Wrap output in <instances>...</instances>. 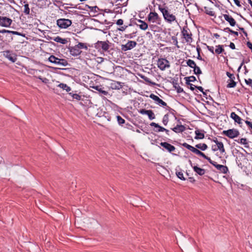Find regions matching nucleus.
I'll return each instance as SVG.
<instances>
[{
	"label": "nucleus",
	"mask_w": 252,
	"mask_h": 252,
	"mask_svg": "<svg viewBox=\"0 0 252 252\" xmlns=\"http://www.w3.org/2000/svg\"><path fill=\"white\" fill-rule=\"evenodd\" d=\"M158 9L162 13L165 21L169 23H172L174 21L177 22L176 16L170 13L167 6L163 7L161 5H159Z\"/></svg>",
	"instance_id": "obj_1"
},
{
	"label": "nucleus",
	"mask_w": 252,
	"mask_h": 252,
	"mask_svg": "<svg viewBox=\"0 0 252 252\" xmlns=\"http://www.w3.org/2000/svg\"><path fill=\"white\" fill-rule=\"evenodd\" d=\"M111 43L108 40L105 41H97L94 44V47L98 51L102 52H109V49L111 47Z\"/></svg>",
	"instance_id": "obj_2"
},
{
	"label": "nucleus",
	"mask_w": 252,
	"mask_h": 252,
	"mask_svg": "<svg viewBox=\"0 0 252 252\" xmlns=\"http://www.w3.org/2000/svg\"><path fill=\"white\" fill-rule=\"evenodd\" d=\"M182 146L186 148L189 151H191L192 153L195 154L197 155L200 156L202 157L205 159H207L209 162L212 159L206 156L203 153L198 150L197 149L193 147V146L188 144L187 143H184L182 144Z\"/></svg>",
	"instance_id": "obj_3"
},
{
	"label": "nucleus",
	"mask_w": 252,
	"mask_h": 252,
	"mask_svg": "<svg viewBox=\"0 0 252 252\" xmlns=\"http://www.w3.org/2000/svg\"><path fill=\"white\" fill-rule=\"evenodd\" d=\"M49 62L57 65L62 66H66L68 63V62L64 59H60L54 55H51L48 58Z\"/></svg>",
	"instance_id": "obj_4"
},
{
	"label": "nucleus",
	"mask_w": 252,
	"mask_h": 252,
	"mask_svg": "<svg viewBox=\"0 0 252 252\" xmlns=\"http://www.w3.org/2000/svg\"><path fill=\"white\" fill-rule=\"evenodd\" d=\"M147 18L150 23H156L158 25L160 24L161 18L156 12H150L148 15Z\"/></svg>",
	"instance_id": "obj_5"
},
{
	"label": "nucleus",
	"mask_w": 252,
	"mask_h": 252,
	"mask_svg": "<svg viewBox=\"0 0 252 252\" xmlns=\"http://www.w3.org/2000/svg\"><path fill=\"white\" fill-rule=\"evenodd\" d=\"M1 12L0 11V14ZM12 20L6 16H0V26L4 28L10 27L12 23Z\"/></svg>",
	"instance_id": "obj_6"
},
{
	"label": "nucleus",
	"mask_w": 252,
	"mask_h": 252,
	"mask_svg": "<svg viewBox=\"0 0 252 252\" xmlns=\"http://www.w3.org/2000/svg\"><path fill=\"white\" fill-rule=\"evenodd\" d=\"M222 134L229 138L233 139L238 137L240 134V132L237 129L232 128L227 130H223Z\"/></svg>",
	"instance_id": "obj_7"
},
{
	"label": "nucleus",
	"mask_w": 252,
	"mask_h": 252,
	"mask_svg": "<svg viewBox=\"0 0 252 252\" xmlns=\"http://www.w3.org/2000/svg\"><path fill=\"white\" fill-rule=\"evenodd\" d=\"M57 24L61 29H66L71 26L72 21L68 19H59L57 21Z\"/></svg>",
	"instance_id": "obj_8"
},
{
	"label": "nucleus",
	"mask_w": 252,
	"mask_h": 252,
	"mask_svg": "<svg viewBox=\"0 0 252 252\" xmlns=\"http://www.w3.org/2000/svg\"><path fill=\"white\" fill-rule=\"evenodd\" d=\"M3 56L12 63H15L17 60V55L12 51L5 50L2 52Z\"/></svg>",
	"instance_id": "obj_9"
},
{
	"label": "nucleus",
	"mask_w": 252,
	"mask_h": 252,
	"mask_svg": "<svg viewBox=\"0 0 252 252\" xmlns=\"http://www.w3.org/2000/svg\"><path fill=\"white\" fill-rule=\"evenodd\" d=\"M182 33L188 43H191L192 41V34L189 29L187 27H184L182 31Z\"/></svg>",
	"instance_id": "obj_10"
},
{
	"label": "nucleus",
	"mask_w": 252,
	"mask_h": 252,
	"mask_svg": "<svg viewBox=\"0 0 252 252\" xmlns=\"http://www.w3.org/2000/svg\"><path fill=\"white\" fill-rule=\"evenodd\" d=\"M158 66L159 68L161 70H165L166 68L170 67L169 62L163 58L159 59L158 61Z\"/></svg>",
	"instance_id": "obj_11"
},
{
	"label": "nucleus",
	"mask_w": 252,
	"mask_h": 252,
	"mask_svg": "<svg viewBox=\"0 0 252 252\" xmlns=\"http://www.w3.org/2000/svg\"><path fill=\"white\" fill-rule=\"evenodd\" d=\"M226 75L229 77V79L227 80V88H234L236 86V82L235 81V77L233 74L230 73L229 72H226Z\"/></svg>",
	"instance_id": "obj_12"
},
{
	"label": "nucleus",
	"mask_w": 252,
	"mask_h": 252,
	"mask_svg": "<svg viewBox=\"0 0 252 252\" xmlns=\"http://www.w3.org/2000/svg\"><path fill=\"white\" fill-rule=\"evenodd\" d=\"M209 163L214 166L220 173L226 174L228 171V168L226 166L218 164L212 160L210 161Z\"/></svg>",
	"instance_id": "obj_13"
},
{
	"label": "nucleus",
	"mask_w": 252,
	"mask_h": 252,
	"mask_svg": "<svg viewBox=\"0 0 252 252\" xmlns=\"http://www.w3.org/2000/svg\"><path fill=\"white\" fill-rule=\"evenodd\" d=\"M137 45L136 41L129 40L126 44L122 45V50L124 51L131 50Z\"/></svg>",
	"instance_id": "obj_14"
},
{
	"label": "nucleus",
	"mask_w": 252,
	"mask_h": 252,
	"mask_svg": "<svg viewBox=\"0 0 252 252\" xmlns=\"http://www.w3.org/2000/svg\"><path fill=\"white\" fill-rule=\"evenodd\" d=\"M124 83L116 81H112L110 87L113 90H120L123 88Z\"/></svg>",
	"instance_id": "obj_15"
},
{
	"label": "nucleus",
	"mask_w": 252,
	"mask_h": 252,
	"mask_svg": "<svg viewBox=\"0 0 252 252\" xmlns=\"http://www.w3.org/2000/svg\"><path fill=\"white\" fill-rule=\"evenodd\" d=\"M160 145L170 153L174 151L176 149L174 146L166 142H161Z\"/></svg>",
	"instance_id": "obj_16"
},
{
	"label": "nucleus",
	"mask_w": 252,
	"mask_h": 252,
	"mask_svg": "<svg viewBox=\"0 0 252 252\" xmlns=\"http://www.w3.org/2000/svg\"><path fill=\"white\" fill-rule=\"evenodd\" d=\"M70 54L73 56H77L79 55L82 51L78 49L76 46L73 47H70L68 48Z\"/></svg>",
	"instance_id": "obj_17"
},
{
	"label": "nucleus",
	"mask_w": 252,
	"mask_h": 252,
	"mask_svg": "<svg viewBox=\"0 0 252 252\" xmlns=\"http://www.w3.org/2000/svg\"><path fill=\"white\" fill-rule=\"evenodd\" d=\"M223 17L224 19L229 23L231 26L234 27L236 25V22L231 15L228 14H223Z\"/></svg>",
	"instance_id": "obj_18"
},
{
	"label": "nucleus",
	"mask_w": 252,
	"mask_h": 252,
	"mask_svg": "<svg viewBox=\"0 0 252 252\" xmlns=\"http://www.w3.org/2000/svg\"><path fill=\"white\" fill-rule=\"evenodd\" d=\"M189 162H190V164L191 165V166L192 167L193 170L194 172L196 173V174L202 176L205 174V170L203 168H201L197 166H193L192 164V162L191 160H189Z\"/></svg>",
	"instance_id": "obj_19"
},
{
	"label": "nucleus",
	"mask_w": 252,
	"mask_h": 252,
	"mask_svg": "<svg viewBox=\"0 0 252 252\" xmlns=\"http://www.w3.org/2000/svg\"><path fill=\"white\" fill-rule=\"evenodd\" d=\"M171 129L176 133H181L186 130V127L184 125H177L175 127Z\"/></svg>",
	"instance_id": "obj_20"
},
{
	"label": "nucleus",
	"mask_w": 252,
	"mask_h": 252,
	"mask_svg": "<svg viewBox=\"0 0 252 252\" xmlns=\"http://www.w3.org/2000/svg\"><path fill=\"white\" fill-rule=\"evenodd\" d=\"M94 88L99 93L101 96L109 95V93L107 91L104 90V88H102L101 86H96L94 87Z\"/></svg>",
	"instance_id": "obj_21"
},
{
	"label": "nucleus",
	"mask_w": 252,
	"mask_h": 252,
	"mask_svg": "<svg viewBox=\"0 0 252 252\" xmlns=\"http://www.w3.org/2000/svg\"><path fill=\"white\" fill-rule=\"evenodd\" d=\"M230 117L233 120H234L235 122L238 123V124L240 125V124H242L243 120L238 115H237L235 112H232L230 114Z\"/></svg>",
	"instance_id": "obj_22"
},
{
	"label": "nucleus",
	"mask_w": 252,
	"mask_h": 252,
	"mask_svg": "<svg viewBox=\"0 0 252 252\" xmlns=\"http://www.w3.org/2000/svg\"><path fill=\"white\" fill-rule=\"evenodd\" d=\"M134 24L136 25L137 27H138L141 30L145 31L148 28V25L145 21L142 22V23L138 24L136 22L134 23Z\"/></svg>",
	"instance_id": "obj_23"
},
{
	"label": "nucleus",
	"mask_w": 252,
	"mask_h": 252,
	"mask_svg": "<svg viewBox=\"0 0 252 252\" xmlns=\"http://www.w3.org/2000/svg\"><path fill=\"white\" fill-rule=\"evenodd\" d=\"M140 77L142 79H143L145 82H146L147 83H148V84H149L151 85H152V86H159L158 84L151 81V80H150V78H149L148 77H146V76H145L144 75H141Z\"/></svg>",
	"instance_id": "obj_24"
},
{
	"label": "nucleus",
	"mask_w": 252,
	"mask_h": 252,
	"mask_svg": "<svg viewBox=\"0 0 252 252\" xmlns=\"http://www.w3.org/2000/svg\"><path fill=\"white\" fill-rule=\"evenodd\" d=\"M54 40L57 42H59V43H62L63 44H65L67 43V39L63 38L59 36L55 37V38L54 39Z\"/></svg>",
	"instance_id": "obj_25"
},
{
	"label": "nucleus",
	"mask_w": 252,
	"mask_h": 252,
	"mask_svg": "<svg viewBox=\"0 0 252 252\" xmlns=\"http://www.w3.org/2000/svg\"><path fill=\"white\" fill-rule=\"evenodd\" d=\"M223 46L221 45H218L216 46V49L215 51V53L217 55H219L221 53H222L224 52V50L223 48Z\"/></svg>",
	"instance_id": "obj_26"
},
{
	"label": "nucleus",
	"mask_w": 252,
	"mask_h": 252,
	"mask_svg": "<svg viewBox=\"0 0 252 252\" xmlns=\"http://www.w3.org/2000/svg\"><path fill=\"white\" fill-rule=\"evenodd\" d=\"M58 87L62 89L63 90H65L67 93H70L69 92L71 90V89L70 87L67 86L66 84L64 83H60L58 86Z\"/></svg>",
	"instance_id": "obj_27"
},
{
	"label": "nucleus",
	"mask_w": 252,
	"mask_h": 252,
	"mask_svg": "<svg viewBox=\"0 0 252 252\" xmlns=\"http://www.w3.org/2000/svg\"><path fill=\"white\" fill-rule=\"evenodd\" d=\"M195 136L194 138L195 139H202L204 137V134L201 132L199 130H196L195 131Z\"/></svg>",
	"instance_id": "obj_28"
},
{
	"label": "nucleus",
	"mask_w": 252,
	"mask_h": 252,
	"mask_svg": "<svg viewBox=\"0 0 252 252\" xmlns=\"http://www.w3.org/2000/svg\"><path fill=\"white\" fill-rule=\"evenodd\" d=\"M68 95L71 97L72 99H75L76 100L81 99V96L76 93H74V92L69 93Z\"/></svg>",
	"instance_id": "obj_29"
},
{
	"label": "nucleus",
	"mask_w": 252,
	"mask_h": 252,
	"mask_svg": "<svg viewBox=\"0 0 252 252\" xmlns=\"http://www.w3.org/2000/svg\"><path fill=\"white\" fill-rule=\"evenodd\" d=\"M217 146V148L218 150H220V152L221 154L225 153V150L224 148L223 144L222 142H218L217 144H216Z\"/></svg>",
	"instance_id": "obj_30"
},
{
	"label": "nucleus",
	"mask_w": 252,
	"mask_h": 252,
	"mask_svg": "<svg viewBox=\"0 0 252 252\" xmlns=\"http://www.w3.org/2000/svg\"><path fill=\"white\" fill-rule=\"evenodd\" d=\"M173 87L176 90L178 93H181L184 92L183 89L182 88L177 82H173Z\"/></svg>",
	"instance_id": "obj_31"
},
{
	"label": "nucleus",
	"mask_w": 252,
	"mask_h": 252,
	"mask_svg": "<svg viewBox=\"0 0 252 252\" xmlns=\"http://www.w3.org/2000/svg\"><path fill=\"white\" fill-rule=\"evenodd\" d=\"M195 148L200 149L202 151H205L208 148L207 145L205 143H199L195 145Z\"/></svg>",
	"instance_id": "obj_32"
},
{
	"label": "nucleus",
	"mask_w": 252,
	"mask_h": 252,
	"mask_svg": "<svg viewBox=\"0 0 252 252\" xmlns=\"http://www.w3.org/2000/svg\"><path fill=\"white\" fill-rule=\"evenodd\" d=\"M24 3L25 4L24 5V9L23 12L26 15H29L30 13V9L29 8V4L27 2L26 3V1H24Z\"/></svg>",
	"instance_id": "obj_33"
},
{
	"label": "nucleus",
	"mask_w": 252,
	"mask_h": 252,
	"mask_svg": "<svg viewBox=\"0 0 252 252\" xmlns=\"http://www.w3.org/2000/svg\"><path fill=\"white\" fill-rule=\"evenodd\" d=\"M235 141L238 143L244 145L246 147H248L247 145L248 144V143L247 142V139L245 138H242L238 140H235Z\"/></svg>",
	"instance_id": "obj_34"
},
{
	"label": "nucleus",
	"mask_w": 252,
	"mask_h": 252,
	"mask_svg": "<svg viewBox=\"0 0 252 252\" xmlns=\"http://www.w3.org/2000/svg\"><path fill=\"white\" fill-rule=\"evenodd\" d=\"M204 9L205 12L206 14H207L210 16H213L215 15V12L214 11H212L211 10V9L209 8V7H208L207 6H204Z\"/></svg>",
	"instance_id": "obj_35"
},
{
	"label": "nucleus",
	"mask_w": 252,
	"mask_h": 252,
	"mask_svg": "<svg viewBox=\"0 0 252 252\" xmlns=\"http://www.w3.org/2000/svg\"><path fill=\"white\" fill-rule=\"evenodd\" d=\"M185 79L186 80L187 84H190V82H194L196 80V78L194 76L185 77Z\"/></svg>",
	"instance_id": "obj_36"
},
{
	"label": "nucleus",
	"mask_w": 252,
	"mask_h": 252,
	"mask_svg": "<svg viewBox=\"0 0 252 252\" xmlns=\"http://www.w3.org/2000/svg\"><path fill=\"white\" fill-rule=\"evenodd\" d=\"M187 64L191 68H193L196 65L195 63L190 59H189L187 61Z\"/></svg>",
	"instance_id": "obj_37"
},
{
	"label": "nucleus",
	"mask_w": 252,
	"mask_h": 252,
	"mask_svg": "<svg viewBox=\"0 0 252 252\" xmlns=\"http://www.w3.org/2000/svg\"><path fill=\"white\" fill-rule=\"evenodd\" d=\"M147 115L148 116V118L150 120H152L155 119V115L153 111L151 110H149V112H148V114H147Z\"/></svg>",
	"instance_id": "obj_38"
},
{
	"label": "nucleus",
	"mask_w": 252,
	"mask_h": 252,
	"mask_svg": "<svg viewBox=\"0 0 252 252\" xmlns=\"http://www.w3.org/2000/svg\"><path fill=\"white\" fill-rule=\"evenodd\" d=\"M118 123L119 125L122 126L123 124L125 123V120L122 118L120 116L118 115L116 117Z\"/></svg>",
	"instance_id": "obj_39"
},
{
	"label": "nucleus",
	"mask_w": 252,
	"mask_h": 252,
	"mask_svg": "<svg viewBox=\"0 0 252 252\" xmlns=\"http://www.w3.org/2000/svg\"><path fill=\"white\" fill-rule=\"evenodd\" d=\"M169 121V116L168 114H165L162 119V123L164 126H166Z\"/></svg>",
	"instance_id": "obj_40"
},
{
	"label": "nucleus",
	"mask_w": 252,
	"mask_h": 252,
	"mask_svg": "<svg viewBox=\"0 0 252 252\" xmlns=\"http://www.w3.org/2000/svg\"><path fill=\"white\" fill-rule=\"evenodd\" d=\"M193 72H194V73L196 75H199V74H201L202 73V71L201 70H200V68L197 66H195L194 68H193Z\"/></svg>",
	"instance_id": "obj_41"
},
{
	"label": "nucleus",
	"mask_w": 252,
	"mask_h": 252,
	"mask_svg": "<svg viewBox=\"0 0 252 252\" xmlns=\"http://www.w3.org/2000/svg\"><path fill=\"white\" fill-rule=\"evenodd\" d=\"M76 46L80 50L81 49L83 48L87 49V46L84 43L79 42L78 44L76 45Z\"/></svg>",
	"instance_id": "obj_42"
},
{
	"label": "nucleus",
	"mask_w": 252,
	"mask_h": 252,
	"mask_svg": "<svg viewBox=\"0 0 252 252\" xmlns=\"http://www.w3.org/2000/svg\"><path fill=\"white\" fill-rule=\"evenodd\" d=\"M177 177L182 180L185 181L186 179L184 177V175L182 172L179 171L176 173Z\"/></svg>",
	"instance_id": "obj_43"
},
{
	"label": "nucleus",
	"mask_w": 252,
	"mask_h": 252,
	"mask_svg": "<svg viewBox=\"0 0 252 252\" xmlns=\"http://www.w3.org/2000/svg\"><path fill=\"white\" fill-rule=\"evenodd\" d=\"M10 34H14V35H18L21 36L23 37L26 36V34L25 33L19 32L17 31H10Z\"/></svg>",
	"instance_id": "obj_44"
},
{
	"label": "nucleus",
	"mask_w": 252,
	"mask_h": 252,
	"mask_svg": "<svg viewBox=\"0 0 252 252\" xmlns=\"http://www.w3.org/2000/svg\"><path fill=\"white\" fill-rule=\"evenodd\" d=\"M159 105L162 106H166L167 104L166 102L163 101L162 99L160 98L159 99V100L156 102Z\"/></svg>",
	"instance_id": "obj_45"
},
{
	"label": "nucleus",
	"mask_w": 252,
	"mask_h": 252,
	"mask_svg": "<svg viewBox=\"0 0 252 252\" xmlns=\"http://www.w3.org/2000/svg\"><path fill=\"white\" fill-rule=\"evenodd\" d=\"M150 97L155 100L156 102L159 100V98L154 94H151L150 95Z\"/></svg>",
	"instance_id": "obj_46"
},
{
	"label": "nucleus",
	"mask_w": 252,
	"mask_h": 252,
	"mask_svg": "<svg viewBox=\"0 0 252 252\" xmlns=\"http://www.w3.org/2000/svg\"><path fill=\"white\" fill-rule=\"evenodd\" d=\"M245 82L246 84L250 87H252V79L249 78L248 79H245Z\"/></svg>",
	"instance_id": "obj_47"
},
{
	"label": "nucleus",
	"mask_w": 252,
	"mask_h": 252,
	"mask_svg": "<svg viewBox=\"0 0 252 252\" xmlns=\"http://www.w3.org/2000/svg\"><path fill=\"white\" fill-rule=\"evenodd\" d=\"M139 113L142 115H147L148 114V112H149V110H147L145 109H142L138 110Z\"/></svg>",
	"instance_id": "obj_48"
},
{
	"label": "nucleus",
	"mask_w": 252,
	"mask_h": 252,
	"mask_svg": "<svg viewBox=\"0 0 252 252\" xmlns=\"http://www.w3.org/2000/svg\"><path fill=\"white\" fill-rule=\"evenodd\" d=\"M156 128H158L157 129L155 130L156 132L164 131L165 130V128L160 126L159 125L158 126H157Z\"/></svg>",
	"instance_id": "obj_49"
},
{
	"label": "nucleus",
	"mask_w": 252,
	"mask_h": 252,
	"mask_svg": "<svg viewBox=\"0 0 252 252\" xmlns=\"http://www.w3.org/2000/svg\"><path fill=\"white\" fill-rule=\"evenodd\" d=\"M207 48L208 49V50L210 52H211L212 54H215V52H214V48L213 46H208L207 45Z\"/></svg>",
	"instance_id": "obj_50"
},
{
	"label": "nucleus",
	"mask_w": 252,
	"mask_h": 252,
	"mask_svg": "<svg viewBox=\"0 0 252 252\" xmlns=\"http://www.w3.org/2000/svg\"><path fill=\"white\" fill-rule=\"evenodd\" d=\"M38 79L41 80L42 81V82L44 83H47L48 80L46 78H42L41 76H38Z\"/></svg>",
	"instance_id": "obj_51"
},
{
	"label": "nucleus",
	"mask_w": 252,
	"mask_h": 252,
	"mask_svg": "<svg viewBox=\"0 0 252 252\" xmlns=\"http://www.w3.org/2000/svg\"><path fill=\"white\" fill-rule=\"evenodd\" d=\"M11 34H7L6 35V37L8 39V40L9 42H10L13 40V37L11 35Z\"/></svg>",
	"instance_id": "obj_52"
},
{
	"label": "nucleus",
	"mask_w": 252,
	"mask_h": 252,
	"mask_svg": "<svg viewBox=\"0 0 252 252\" xmlns=\"http://www.w3.org/2000/svg\"><path fill=\"white\" fill-rule=\"evenodd\" d=\"M0 33H7V34H10V31L9 30H5V29H3V30H0Z\"/></svg>",
	"instance_id": "obj_53"
},
{
	"label": "nucleus",
	"mask_w": 252,
	"mask_h": 252,
	"mask_svg": "<svg viewBox=\"0 0 252 252\" xmlns=\"http://www.w3.org/2000/svg\"><path fill=\"white\" fill-rule=\"evenodd\" d=\"M149 27L152 31H155V29L157 28L156 25L150 24Z\"/></svg>",
	"instance_id": "obj_54"
},
{
	"label": "nucleus",
	"mask_w": 252,
	"mask_h": 252,
	"mask_svg": "<svg viewBox=\"0 0 252 252\" xmlns=\"http://www.w3.org/2000/svg\"><path fill=\"white\" fill-rule=\"evenodd\" d=\"M245 123H246V124L247 125V126L249 127V128L252 130V122H250L248 121H246L245 122Z\"/></svg>",
	"instance_id": "obj_55"
},
{
	"label": "nucleus",
	"mask_w": 252,
	"mask_h": 252,
	"mask_svg": "<svg viewBox=\"0 0 252 252\" xmlns=\"http://www.w3.org/2000/svg\"><path fill=\"white\" fill-rule=\"evenodd\" d=\"M123 20L121 19H120L119 20H117V22H116V24L117 25H122L123 24Z\"/></svg>",
	"instance_id": "obj_56"
},
{
	"label": "nucleus",
	"mask_w": 252,
	"mask_h": 252,
	"mask_svg": "<svg viewBox=\"0 0 252 252\" xmlns=\"http://www.w3.org/2000/svg\"><path fill=\"white\" fill-rule=\"evenodd\" d=\"M247 46L249 49L251 50L252 52V43L250 41H248L247 42Z\"/></svg>",
	"instance_id": "obj_57"
},
{
	"label": "nucleus",
	"mask_w": 252,
	"mask_h": 252,
	"mask_svg": "<svg viewBox=\"0 0 252 252\" xmlns=\"http://www.w3.org/2000/svg\"><path fill=\"white\" fill-rule=\"evenodd\" d=\"M86 6H88V7L90 9V11L95 10V9L96 8H97V7L96 6H89L88 5H87Z\"/></svg>",
	"instance_id": "obj_58"
},
{
	"label": "nucleus",
	"mask_w": 252,
	"mask_h": 252,
	"mask_svg": "<svg viewBox=\"0 0 252 252\" xmlns=\"http://www.w3.org/2000/svg\"><path fill=\"white\" fill-rule=\"evenodd\" d=\"M235 4L238 6V7H241V5L240 4V1L239 0H233Z\"/></svg>",
	"instance_id": "obj_59"
},
{
	"label": "nucleus",
	"mask_w": 252,
	"mask_h": 252,
	"mask_svg": "<svg viewBox=\"0 0 252 252\" xmlns=\"http://www.w3.org/2000/svg\"><path fill=\"white\" fill-rule=\"evenodd\" d=\"M229 47L232 49H235V45L233 42H230L229 44Z\"/></svg>",
	"instance_id": "obj_60"
},
{
	"label": "nucleus",
	"mask_w": 252,
	"mask_h": 252,
	"mask_svg": "<svg viewBox=\"0 0 252 252\" xmlns=\"http://www.w3.org/2000/svg\"><path fill=\"white\" fill-rule=\"evenodd\" d=\"M212 150L214 152H215V151H218V149L217 148V146L216 145H212Z\"/></svg>",
	"instance_id": "obj_61"
},
{
	"label": "nucleus",
	"mask_w": 252,
	"mask_h": 252,
	"mask_svg": "<svg viewBox=\"0 0 252 252\" xmlns=\"http://www.w3.org/2000/svg\"><path fill=\"white\" fill-rule=\"evenodd\" d=\"M189 86H190V89L191 90V91H193L195 88V87H196V86L192 84H189Z\"/></svg>",
	"instance_id": "obj_62"
},
{
	"label": "nucleus",
	"mask_w": 252,
	"mask_h": 252,
	"mask_svg": "<svg viewBox=\"0 0 252 252\" xmlns=\"http://www.w3.org/2000/svg\"><path fill=\"white\" fill-rule=\"evenodd\" d=\"M150 125H151V126H154V127H155L156 128L157 126H158V124H156V123H154V122H152V123H151Z\"/></svg>",
	"instance_id": "obj_63"
},
{
	"label": "nucleus",
	"mask_w": 252,
	"mask_h": 252,
	"mask_svg": "<svg viewBox=\"0 0 252 252\" xmlns=\"http://www.w3.org/2000/svg\"><path fill=\"white\" fill-rule=\"evenodd\" d=\"M230 33L234 34L235 36H238L239 34L237 32L234 31L232 30H231Z\"/></svg>",
	"instance_id": "obj_64"
}]
</instances>
